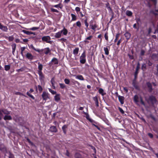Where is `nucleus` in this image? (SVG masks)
I'll use <instances>...</instances> for the list:
<instances>
[{
	"instance_id": "nucleus-29",
	"label": "nucleus",
	"mask_w": 158,
	"mask_h": 158,
	"mask_svg": "<svg viewBox=\"0 0 158 158\" xmlns=\"http://www.w3.org/2000/svg\"><path fill=\"white\" fill-rule=\"evenodd\" d=\"M4 67L6 71H8L10 69V66L9 65H5Z\"/></svg>"
},
{
	"instance_id": "nucleus-27",
	"label": "nucleus",
	"mask_w": 158,
	"mask_h": 158,
	"mask_svg": "<svg viewBox=\"0 0 158 158\" xmlns=\"http://www.w3.org/2000/svg\"><path fill=\"white\" fill-rule=\"evenodd\" d=\"M40 64V63H38V64H39L38 67L39 70L38 71V72L39 71H42V68H43L42 65L41 64Z\"/></svg>"
},
{
	"instance_id": "nucleus-26",
	"label": "nucleus",
	"mask_w": 158,
	"mask_h": 158,
	"mask_svg": "<svg viewBox=\"0 0 158 158\" xmlns=\"http://www.w3.org/2000/svg\"><path fill=\"white\" fill-rule=\"evenodd\" d=\"M138 98L139 97L137 95H135L134 96V102H139L138 101Z\"/></svg>"
},
{
	"instance_id": "nucleus-56",
	"label": "nucleus",
	"mask_w": 158,
	"mask_h": 158,
	"mask_svg": "<svg viewBox=\"0 0 158 158\" xmlns=\"http://www.w3.org/2000/svg\"><path fill=\"white\" fill-rule=\"evenodd\" d=\"M145 51L143 50H142L141 51L140 55L141 56H143L144 55Z\"/></svg>"
},
{
	"instance_id": "nucleus-51",
	"label": "nucleus",
	"mask_w": 158,
	"mask_h": 158,
	"mask_svg": "<svg viewBox=\"0 0 158 158\" xmlns=\"http://www.w3.org/2000/svg\"><path fill=\"white\" fill-rule=\"evenodd\" d=\"M59 40L60 41H62L65 42L66 41V39H65L62 38L60 39H59Z\"/></svg>"
},
{
	"instance_id": "nucleus-17",
	"label": "nucleus",
	"mask_w": 158,
	"mask_h": 158,
	"mask_svg": "<svg viewBox=\"0 0 158 158\" xmlns=\"http://www.w3.org/2000/svg\"><path fill=\"white\" fill-rule=\"evenodd\" d=\"M67 125H64L62 127V129L63 131V132L64 134H66V129L67 128Z\"/></svg>"
},
{
	"instance_id": "nucleus-10",
	"label": "nucleus",
	"mask_w": 158,
	"mask_h": 158,
	"mask_svg": "<svg viewBox=\"0 0 158 158\" xmlns=\"http://www.w3.org/2000/svg\"><path fill=\"white\" fill-rule=\"evenodd\" d=\"M22 31L24 33H25L27 35H30L31 34H33L34 35H36V34L35 32H31V31H27L25 30H23Z\"/></svg>"
},
{
	"instance_id": "nucleus-41",
	"label": "nucleus",
	"mask_w": 158,
	"mask_h": 158,
	"mask_svg": "<svg viewBox=\"0 0 158 158\" xmlns=\"http://www.w3.org/2000/svg\"><path fill=\"white\" fill-rule=\"evenodd\" d=\"M150 1L152 2L155 6H156L157 4V0H149Z\"/></svg>"
},
{
	"instance_id": "nucleus-15",
	"label": "nucleus",
	"mask_w": 158,
	"mask_h": 158,
	"mask_svg": "<svg viewBox=\"0 0 158 158\" xmlns=\"http://www.w3.org/2000/svg\"><path fill=\"white\" fill-rule=\"evenodd\" d=\"M2 113H3L4 114L6 115L9 114H10V111H8L6 109H2Z\"/></svg>"
},
{
	"instance_id": "nucleus-33",
	"label": "nucleus",
	"mask_w": 158,
	"mask_h": 158,
	"mask_svg": "<svg viewBox=\"0 0 158 158\" xmlns=\"http://www.w3.org/2000/svg\"><path fill=\"white\" fill-rule=\"evenodd\" d=\"M133 85L135 87V88L136 89H138L139 88L138 86L136 84L135 82H133L132 83Z\"/></svg>"
},
{
	"instance_id": "nucleus-43",
	"label": "nucleus",
	"mask_w": 158,
	"mask_h": 158,
	"mask_svg": "<svg viewBox=\"0 0 158 158\" xmlns=\"http://www.w3.org/2000/svg\"><path fill=\"white\" fill-rule=\"evenodd\" d=\"M119 34H117L116 35V38L114 40V42H116L117 40H118V37L119 36Z\"/></svg>"
},
{
	"instance_id": "nucleus-45",
	"label": "nucleus",
	"mask_w": 158,
	"mask_h": 158,
	"mask_svg": "<svg viewBox=\"0 0 158 158\" xmlns=\"http://www.w3.org/2000/svg\"><path fill=\"white\" fill-rule=\"evenodd\" d=\"M140 102L143 105H145V103L143 101V99L142 97H140Z\"/></svg>"
},
{
	"instance_id": "nucleus-23",
	"label": "nucleus",
	"mask_w": 158,
	"mask_h": 158,
	"mask_svg": "<svg viewBox=\"0 0 158 158\" xmlns=\"http://www.w3.org/2000/svg\"><path fill=\"white\" fill-rule=\"evenodd\" d=\"M12 46V53L14 55V52L16 48V44H13Z\"/></svg>"
},
{
	"instance_id": "nucleus-39",
	"label": "nucleus",
	"mask_w": 158,
	"mask_h": 158,
	"mask_svg": "<svg viewBox=\"0 0 158 158\" xmlns=\"http://www.w3.org/2000/svg\"><path fill=\"white\" fill-rule=\"evenodd\" d=\"M54 6L55 7H59L60 8H61L62 7V6L61 5V4H59L58 5H55Z\"/></svg>"
},
{
	"instance_id": "nucleus-37",
	"label": "nucleus",
	"mask_w": 158,
	"mask_h": 158,
	"mask_svg": "<svg viewBox=\"0 0 158 158\" xmlns=\"http://www.w3.org/2000/svg\"><path fill=\"white\" fill-rule=\"evenodd\" d=\"M14 155L11 153L10 152H9V158H14Z\"/></svg>"
},
{
	"instance_id": "nucleus-60",
	"label": "nucleus",
	"mask_w": 158,
	"mask_h": 158,
	"mask_svg": "<svg viewBox=\"0 0 158 158\" xmlns=\"http://www.w3.org/2000/svg\"><path fill=\"white\" fill-rule=\"evenodd\" d=\"M28 142L30 144H32V143L31 141V140L27 138L26 139Z\"/></svg>"
},
{
	"instance_id": "nucleus-38",
	"label": "nucleus",
	"mask_w": 158,
	"mask_h": 158,
	"mask_svg": "<svg viewBox=\"0 0 158 158\" xmlns=\"http://www.w3.org/2000/svg\"><path fill=\"white\" fill-rule=\"evenodd\" d=\"M64 82L66 84H69L70 82V81L68 79H64Z\"/></svg>"
},
{
	"instance_id": "nucleus-61",
	"label": "nucleus",
	"mask_w": 158,
	"mask_h": 158,
	"mask_svg": "<svg viewBox=\"0 0 158 158\" xmlns=\"http://www.w3.org/2000/svg\"><path fill=\"white\" fill-rule=\"evenodd\" d=\"M157 28L155 30V31L154 32V34H156V32L158 33V24L157 25Z\"/></svg>"
},
{
	"instance_id": "nucleus-12",
	"label": "nucleus",
	"mask_w": 158,
	"mask_h": 158,
	"mask_svg": "<svg viewBox=\"0 0 158 158\" xmlns=\"http://www.w3.org/2000/svg\"><path fill=\"white\" fill-rule=\"evenodd\" d=\"M3 119L4 120H10L12 119V118L11 117L10 115H5L4 118Z\"/></svg>"
},
{
	"instance_id": "nucleus-8",
	"label": "nucleus",
	"mask_w": 158,
	"mask_h": 158,
	"mask_svg": "<svg viewBox=\"0 0 158 158\" xmlns=\"http://www.w3.org/2000/svg\"><path fill=\"white\" fill-rule=\"evenodd\" d=\"M118 99L119 101L122 105L123 104L124 102V98L123 96H118Z\"/></svg>"
},
{
	"instance_id": "nucleus-25",
	"label": "nucleus",
	"mask_w": 158,
	"mask_h": 158,
	"mask_svg": "<svg viewBox=\"0 0 158 158\" xmlns=\"http://www.w3.org/2000/svg\"><path fill=\"white\" fill-rule=\"evenodd\" d=\"M74 157L75 158H81V156L79 153L77 152L75 154Z\"/></svg>"
},
{
	"instance_id": "nucleus-30",
	"label": "nucleus",
	"mask_w": 158,
	"mask_h": 158,
	"mask_svg": "<svg viewBox=\"0 0 158 158\" xmlns=\"http://www.w3.org/2000/svg\"><path fill=\"white\" fill-rule=\"evenodd\" d=\"M71 15L72 17V21H74V20H76V19H77V18H76V16L75 15H74V14H71Z\"/></svg>"
},
{
	"instance_id": "nucleus-54",
	"label": "nucleus",
	"mask_w": 158,
	"mask_h": 158,
	"mask_svg": "<svg viewBox=\"0 0 158 158\" xmlns=\"http://www.w3.org/2000/svg\"><path fill=\"white\" fill-rule=\"evenodd\" d=\"M65 155L69 157V152L68 151V150H66V153H65Z\"/></svg>"
},
{
	"instance_id": "nucleus-52",
	"label": "nucleus",
	"mask_w": 158,
	"mask_h": 158,
	"mask_svg": "<svg viewBox=\"0 0 158 158\" xmlns=\"http://www.w3.org/2000/svg\"><path fill=\"white\" fill-rule=\"evenodd\" d=\"M54 82V79L53 78H52L51 80V83L52 84V86H53L54 87H55L54 86V84H53V82Z\"/></svg>"
},
{
	"instance_id": "nucleus-11",
	"label": "nucleus",
	"mask_w": 158,
	"mask_h": 158,
	"mask_svg": "<svg viewBox=\"0 0 158 158\" xmlns=\"http://www.w3.org/2000/svg\"><path fill=\"white\" fill-rule=\"evenodd\" d=\"M26 56L29 59L32 60L33 59V56L31 53H27L26 55Z\"/></svg>"
},
{
	"instance_id": "nucleus-1",
	"label": "nucleus",
	"mask_w": 158,
	"mask_h": 158,
	"mask_svg": "<svg viewBox=\"0 0 158 158\" xmlns=\"http://www.w3.org/2000/svg\"><path fill=\"white\" fill-rule=\"evenodd\" d=\"M145 100L148 103L150 102L152 105H153L154 103H156L157 101L155 97L152 95L150 96L148 99H147L145 98Z\"/></svg>"
},
{
	"instance_id": "nucleus-62",
	"label": "nucleus",
	"mask_w": 158,
	"mask_h": 158,
	"mask_svg": "<svg viewBox=\"0 0 158 158\" xmlns=\"http://www.w3.org/2000/svg\"><path fill=\"white\" fill-rule=\"evenodd\" d=\"M50 52L49 49L48 48H47V50L45 52V54H48Z\"/></svg>"
},
{
	"instance_id": "nucleus-46",
	"label": "nucleus",
	"mask_w": 158,
	"mask_h": 158,
	"mask_svg": "<svg viewBox=\"0 0 158 158\" xmlns=\"http://www.w3.org/2000/svg\"><path fill=\"white\" fill-rule=\"evenodd\" d=\"M77 25L79 27L81 26V23L80 21H78L76 23Z\"/></svg>"
},
{
	"instance_id": "nucleus-40",
	"label": "nucleus",
	"mask_w": 158,
	"mask_h": 158,
	"mask_svg": "<svg viewBox=\"0 0 158 158\" xmlns=\"http://www.w3.org/2000/svg\"><path fill=\"white\" fill-rule=\"evenodd\" d=\"M140 63H139V62H138V63H137V67L136 68V70H138L140 68Z\"/></svg>"
},
{
	"instance_id": "nucleus-3",
	"label": "nucleus",
	"mask_w": 158,
	"mask_h": 158,
	"mask_svg": "<svg viewBox=\"0 0 158 158\" xmlns=\"http://www.w3.org/2000/svg\"><path fill=\"white\" fill-rule=\"evenodd\" d=\"M50 40L51 38L49 36H44L42 38V40L43 41H45L47 43L51 44L52 41Z\"/></svg>"
},
{
	"instance_id": "nucleus-58",
	"label": "nucleus",
	"mask_w": 158,
	"mask_h": 158,
	"mask_svg": "<svg viewBox=\"0 0 158 158\" xmlns=\"http://www.w3.org/2000/svg\"><path fill=\"white\" fill-rule=\"evenodd\" d=\"M9 39L10 41H12L13 40L14 38L13 37H12V36H9Z\"/></svg>"
},
{
	"instance_id": "nucleus-32",
	"label": "nucleus",
	"mask_w": 158,
	"mask_h": 158,
	"mask_svg": "<svg viewBox=\"0 0 158 158\" xmlns=\"http://www.w3.org/2000/svg\"><path fill=\"white\" fill-rule=\"evenodd\" d=\"M142 69L144 71L146 69V65L144 63L142 64L141 67Z\"/></svg>"
},
{
	"instance_id": "nucleus-4",
	"label": "nucleus",
	"mask_w": 158,
	"mask_h": 158,
	"mask_svg": "<svg viewBox=\"0 0 158 158\" xmlns=\"http://www.w3.org/2000/svg\"><path fill=\"white\" fill-rule=\"evenodd\" d=\"M42 97L43 99L46 100L48 98H49L48 94L45 92H43L42 94Z\"/></svg>"
},
{
	"instance_id": "nucleus-22",
	"label": "nucleus",
	"mask_w": 158,
	"mask_h": 158,
	"mask_svg": "<svg viewBox=\"0 0 158 158\" xmlns=\"http://www.w3.org/2000/svg\"><path fill=\"white\" fill-rule=\"evenodd\" d=\"M99 92L102 96H104V95L106 94V93H104V90L102 88H100L99 89Z\"/></svg>"
},
{
	"instance_id": "nucleus-28",
	"label": "nucleus",
	"mask_w": 158,
	"mask_h": 158,
	"mask_svg": "<svg viewBox=\"0 0 158 158\" xmlns=\"http://www.w3.org/2000/svg\"><path fill=\"white\" fill-rule=\"evenodd\" d=\"M104 50L105 51V54L106 55H108L109 54V50H108V48L107 47H106V48L104 47Z\"/></svg>"
},
{
	"instance_id": "nucleus-53",
	"label": "nucleus",
	"mask_w": 158,
	"mask_h": 158,
	"mask_svg": "<svg viewBox=\"0 0 158 158\" xmlns=\"http://www.w3.org/2000/svg\"><path fill=\"white\" fill-rule=\"evenodd\" d=\"M87 19L85 20V26L87 27H88V24L87 23Z\"/></svg>"
},
{
	"instance_id": "nucleus-31",
	"label": "nucleus",
	"mask_w": 158,
	"mask_h": 158,
	"mask_svg": "<svg viewBox=\"0 0 158 158\" xmlns=\"http://www.w3.org/2000/svg\"><path fill=\"white\" fill-rule=\"evenodd\" d=\"M52 62H54L55 64H57L58 63V61L57 59L56 58H53L52 60Z\"/></svg>"
},
{
	"instance_id": "nucleus-16",
	"label": "nucleus",
	"mask_w": 158,
	"mask_h": 158,
	"mask_svg": "<svg viewBox=\"0 0 158 158\" xmlns=\"http://www.w3.org/2000/svg\"><path fill=\"white\" fill-rule=\"evenodd\" d=\"M55 100L56 102H58L60 100V94H57L54 97Z\"/></svg>"
},
{
	"instance_id": "nucleus-21",
	"label": "nucleus",
	"mask_w": 158,
	"mask_h": 158,
	"mask_svg": "<svg viewBox=\"0 0 158 158\" xmlns=\"http://www.w3.org/2000/svg\"><path fill=\"white\" fill-rule=\"evenodd\" d=\"M126 14L127 16L131 17L132 15V13L131 11L127 10L126 11Z\"/></svg>"
},
{
	"instance_id": "nucleus-6",
	"label": "nucleus",
	"mask_w": 158,
	"mask_h": 158,
	"mask_svg": "<svg viewBox=\"0 0 158 158\" xmlns=\"http://www.w3.org/2000/svg\"><path fill=\"white\" fill-rule=\"evenodd\" d=\"M152 59L155 61L158 60V54L153 53L151 56Z\"/></svg>"
},
{
	"instance_id": "nucleus-18",
	"label": "nucleus",
	"mask_w": 158,
	"mask_h": 158,
	"mask_svg": "<svg viewBox=\"0 0 158 158\" xmlns=\"http://www.w3.org/2000/svg\"><path fill=\"white\" fill-rule=\"evenodd\" d=\"M60 32H61V33H63L64 35H66L67 34L68 31L66 29L64 28L63 30H62L60 31Z\"/></svg>"
},
{
	"instance_id": "nucleus-2",
	"label": "nucleus",
	"mask_w": 158,
	"mask_h": 158,
	"mask_svg": "<svg viewBox=\"0 0 158 158\" xmlns=\"http://www.w3.org/2000/svg\"><path fill=\"white\" fill-rule=\"evenodd\" d=\"M85 51H84L80 57V62L81 63L84 64L86 62Z\"/></svg>"
},
{
	"instance_id": "nucleus-49",
	"label": "nucleus",
	"mask_w": 158,
	"mask_h": 158,
	"mask_svg": "<svg viewBox=\"0 0 158 158\" xmlns=\"http://www.w3.org/2000/svg\"><path fill=\"white\" fill-rule=\"evenodd\" d=\"M105 39L106 40H108V37L107 33H106L105 34Z\"/></svg>"
},
{
	"instance_id": "nucleus-47",
	"label": "nucleus",
	"mask_w": 158,
	"mask_h": 158,
	"mask_svg": "<svg viewBox=\"0 0 158 158\" xmlns=\"http://www.w3.org/2000/svg\"><path fill=\"white\" fill-rule=\"evenodd\" d=\"M60 88H61L63 89L65 87V85H64V84H60Z\"/></svg>"
},
{
	"instance_id": "nucleus-19",
	"label": "nucleus",
	"mask_w": 158,
	"mask_h": 158,
	"mask_svg": "<svg viewBox=\"0 0 158 158\" xmlns=\"http://www.w3.org/2000/svg\"><path fill=\"white\" fill-rule=\"evenodd\" d=\"M76 77V78L78 79L81 80H84V78L83 76L81 75H79L77 76H74Z\"/></svg>"
},
{
	"instance_id": "nucleus-50",
	"label": "nucleus",
	"mask_w": 158,
	"mask_h": 158,
	"mask_svg": "<svg viewBox=\"0 0 158 158\" xmlns=\"http://www.w3.org/2000/svg\"><path fill=\"white\" fill-rule=\"evenodd\" d=\"M51 10L52 12H58V11L57 10H56L55 9H53V8H52L51 9Z\"/></svg>"
},
{
	"instance_id": "nucleus-44",
	"label": "nucleus",
	"mask_w": 158,
	"mask_h": 158,
	"mask_svg": "<svg viewBox=\"0 0 158 158\" xmlns=\"http://www.w3.org/2000/svg\"><path fill=\"white\" fill-rule=\"evenodd\" d=\"M118 109L119 110V111L122 114H123L124 113V111L120 107H118Z\"/></svg>"
},
{
	"instance_id": "nucleus-64",
	"label": "nucleus",
	"mask_w": 158,
	"mask_h": 158,
	"mask_svg": "<svg viewBox=\"0 0 158 158\" xmlns=\"http://www.w3.org/2000/svg\"><path fill=\"white\" fill-rule=\"evenodd\" d=\"M92 37V36H90L87 37L86 39L87 40H90Z\"/></svg>"
},
{
	"instance_id": "nucleus-36",
	"label": "nucleus",
	"mask_w": 158,
	"mask_h": 158,
	"mask_svg": "<svg viewBox=\"0 0 158 158\" xmlns=\"http://www.w3.org/2000/svg\"><path fill=\"white\" fill-rule=\"evenodd\" d=\"M49 90L52 94H56V92L55 91H53L50 89H49Z\"/></svg>"
},
{
	"instance_id": "nucleus-20",
	"label": "nucleus",
	"mask_w": 158,
	"mask_h": 158,
	"mask_svg": "<svg viewBox=\"0 0 158 158\" xmlns=\"http://www.w3.org/2000/svg\"><path fill=\"white\" fill-rule=\"evenodd\" d=\"M61 32H59L57 33H56L55 35V37L56 38H59L61 37Z\"/></svg>"
},
{
	"instance_id": "nucleus-35",
	"label": "nucleus",
	"mask_w": 158,
	"mask_h": 158,
	"mask_svg": "<svg viewBox=\"0 0 158 158\" xmlns=\"http://www.w3.org/2000/svg\"><path fill=\"white\" fill-rule=\"evenodd\" d=\"M38 88L40 92H41L43 90V89L42 87L40 85H38Z\"/></svg>"
},
{
	"instance_id": "nucleus-24",
	"label": "nucleus",
	"mask_w": 158,
	"mask_h": 158,
	"mask_svg": "<svg viewBox=\"0 0 158 158\" xmlns=\"http://www.w3.org/2000/svg\"><path fill=\"white\" fill-rule=\"evenodd\" d=\"M79 51V48H76L73 51V53L74 55L77 54Z\"/></svg>"
},
{
	"instance_id": "nucleus-7",
	"label": "nucleus",
	"mask_w": 158,
	"mask_h": 158,
	"mask_svg": "<svg viewBox=\"0 0 158 158\" xmlns=\"http://www.w3.org/2000/svg\"><path fill=\"white\" fill-rule=\"evenodd\" d=\"M0 29L5 32H7L8 29L7 27L2 25L1 23H0Z\"/></svg>"
},
{
	"instance_id": "nucleus-55",
	"label": "nucleus",
	"mask_w": 158,
	"mask_h": 158,
	"mask_svg": "<svg viewBox=\"0 0 158 158\" xmlns=\"http://www.w3.org/2000/svg\"><path fill=\"white\" fill-rule=\"evenodd\" d=\"M148 135L151 138H152L153 137V135L151 133H148Z\"/></svg>"
},
{
	"instance_id": "nucleus-5",
	"label": "nucleus",
	"mask_w": 158,
	"mask_h": 158,
	"mask_svg": "<svg viewBox=\"0 0 158 158\" xmlns=\"http://www.w3.org/2000/svg\"><path fill=\"white\" fill-rule=\"evenodd\" d=\"M146 85L148 88V92L150 93L152 92L153 90L152 84L150 82H148L146 83Z\"/></svg>"
},
{
	"instance_id": "nucleus-14",
	"label": "nucleus",
	"mask_w": 158,
	"mask_h": 158,
	"mask_svg": "<svg viewBox=\"0 0 158 158\" xmlns=\"http://www.w3.org/2000/svg\"><path fill=\"white\" fill-rule=\"evenodd\" d=\"M124 35L127 40L129 39L131 36V34L127 32H126V33L124 34Z\"/></svg>"
},
{
	"instance_id": "nucleus-57",
	"label": "nucleus",
	"mask_w": 158,
	"mask_h": 158,
	"mask_svg": "<svg viewBox=\"0 0 158 158\" xmlns=\"http://www.w3.org/2000/svg\"><path fill=\"white\" fill-rule=\"evenodd\" d=\"M80 8L78 7H76L75 8V10L77 12H79L80 11Z\"/></svg>"
},
{
	"instance_id": "nucleus-48",
	"label": "nucleus",
	"mask_w": 158,
	"mask_h": 158,
	"mask_svg": "<svg viewBox=\"0 0 158 158\" xmlns=\"http://www.w3.org/2000/svg\"><path fill=\"white\" fill-rule=\"evenodd\" d=\"M93 100L95 101V102H96L97 101H98V98L97 97H94L93 98Z\"/></svg>"
},
{
	"instance_id": "nucleus-63",
	"label": "nucleus",
	"mask_w": 158,
	"mask_h": 158,
	"mask_svg": "<svg viewBox=\"0 0 158 158\" xmlns=\"http://www.w3.org/2000/svg\"><path fill=\"white\" fill-rule=\"evenodd\" d=\"M91 148L92 149L94 150V153L95 154L96 153V150L95 148L93 146H92Z\"/></svg>"
},
{
	"instance_id": "nucleus-42",
	"label": "nucleus",
	"mask_w": 158,
	"mask_h": 158,
	"mask_svg": "<svg viewBox=\"0 0 158 158\" xmlns=\"http://www.w3.org/2000/svg\"><path fill=\"white\" fill-rule=\"evenodd\" d=\"M39 29V27H32V28H30V29L31 30L34 31V30H37Z\"/></svg>"
},
{
	"instance_id": "nucleus-9",
	"label": "nucleus",
	"mask_w": 158,
	"mask_h": 158,
	"mask_svg": "<svg viewBox=\"0 0 158 158\" xmlns=\"http://www.w3.org/2000/svg\"><path fill=\"white\" fill-rule=\"evenodd\" d=\"M49 130L52 132H56L57 130L56 127L54 126H51Z\"/></svg>"
},
{
	"instance_id": "nucleus-13",
	"label": "nucleus",
	"mask_w": 158,
	"mask_h": 158,
	"mask_svg": "<svg viewBox=\"0 0 158 158\" xmlns=\"http://www.w3.org/2000/svg\"><path fill=\"white\" fill-rule=\"evenodd\" d=\"M38 73L40 76V80H43L44 78V77L42 71H38Z\"/></svg>"
},
{
	"instance_id": "nucleus-59",
	"label": "nucleus",
	"mask_w": 158,
	"mask_h": 158,
	"mask_svg": "<svg viewBox=\"0 0 158 158\" xmlns=\"http://www.w3.org/2000/svg\"><path fill=\"white\" fill-rule=\"evenodd\" d=\"M26 48L25 47H23L21 48V52H23V51Z\"/></svg>"
},
{
	"instance_id": "nucleus-34",
	"label": "nucleus",
	"mask_w": 158,
	"mask_h": 158,
	"mask_svg": "<svg viewBox=\"0 0 158 158\" xmlns=\"http://www.w3.org/2000/svg\"><path fill=\"white\" fill-rule=\"evenodd\" d=\"M27 94L31 98L33 99L34 100L35 99L34 97L31 94H30L28 92L27 93Z\"/></svg>"
}]
</instances>
